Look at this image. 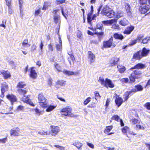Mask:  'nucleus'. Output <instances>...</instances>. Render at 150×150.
I'll return each instance as SVG.
<instances>
[{
  "mask_svg": "<svg viewBox=\"0 0 150 150\" xmlns=\"http://www.w3.org/2000/svg\"><path fill=\"white\" fill-rule=\"evenodd\" d=\"M54 146L56 147L59 148L60 150H64V147L58 145H55Z\"/></svg>",
  "mask_w": 150,
  "mask_h": 150,
  "instance_id": "obj_59",
  "label": "nucleus"
},
{
  "mask_svg": "<svg viewBox=\"0 0 150 150\" xmlns=\"http://www.w3.org/2000/svg\"><path fill=\"white\" fill-rule=\"evenodd\" d=\"M54 22L56 24H57L58 23L60 22V17L59 15L57 14H55L54 16Z\"/></svg>",
  "mask_w": 150,
  "mask_h": 150,
  "instance_id": "obj_30",
  "label": "nucleus"
},
{
  "mask_svg": "<svg viewBox=\"0 0 150 150\" xmlns=\"http://www.w3.org/2000/svg\"><path fill=\"white\" fill-rule=\"evenodd\" d=\"M149 50L147 49L145 47L143 48L142 51H139L133 55V58L135 59L139 60L143 57L146 56L148 54Z\"/></svg>",
  "mask_w": 150,
  "mask_h": 150,
  "instance_id": "obj_1",
  "label": "nucleus"
},
{
  "mask_svg": "<svg viewBox=\"0 0 150 150\" xmlns=\"http://www.w3.org/2000/svg\"><path fill=\"white\" fill-rule=\"evenodd\" d=\"M130 129L129 127H128L127 126L125 127L124 128H123L122 132L123 133H124V134L126 135L127 137H128L127 135V133H129L131 134H132V133H131L129 131Z\"/></svg>",
  "mask_w": 150,
  "mask_h": 150,
  "instance_id": "obj_21",
  "label": "nucleus"
},
{
  "mask_svg": "<svg viewBox=\"0 0 150 150\" xmlns=\"http://www.w3.org/2000/svg\"><path fill=\"white\" fill-rule=\"evenodd\" d=\"M92 15V13H89L87 15V20L88 23H89L90 22L91 17Z\"/></svg>",
  "mask_w": 150,
  "mask_h": 150,
  "instance_id": "obj_52",
  "label": "nucleus"
},
{
  "mask_svg": "<svg viewBox=\"0 0 150 150\" xmlns=\"http://www.w3.org/2000/svg\"><path fill=\"white\" fill-rule=\"evenodd\" d=\"M71 111L72 109L71 108L67 107L62 109L60 113L62 115L72 117H73L74 114L71 112Z\"/></svg>",
  "mask_w": 150,
  "mask_h": 150,
  "instance_id": "obj_3",
  "label": "nucleus"
},
{
  "mask_svg": "<svg viewBox=\"0 0 150 150\" xmlns=\"http://www.w3.org/2000/svg\"><path fill=\"white\" fill-rule=\"evenodd\" d=\"M34 68V67H33L31 68L30 76V77L34 79H35L37 77V74L35 70L33 69Z\"/></svg>",
  "mask_w": 150,
  "mask_h": 150,
  "instance_id": "obj_11",
  "label": "nucleus"
},
{
  "mask_svg": "<svg viewBox=\"0 0 150 150\" xmlns=\"http://www.w3.org/2000/svg\"><path fill=\"white\" fill-rule=\"evenodd\" d=\"M128 79L127 78H123L121 80L122 82L125 83L128 82Z\"/></svg>",
  "mask_w": 150,
  "mask_h": 150,
  "instance_id": "obj_63",
  "label": "nucleus"
},
{
  "mask_svg": "<svg viewBox=\"0 0 150 150\" xmlns=\"http://www.w3.org/2000/svg\"><path fill=\"white\" fill-rule=\"evenodd\" d=\"M129 94L128 92L127 91L125 92L123 98L125 99V101H126L128 99L129 97Z\"/></svg>",
  "mask_w": 150,
  "mask_h": 150,
  "instance_id": "obj_36",
  "label": "nucleus"
},
{
  "mask_svg": "<svg viewBox=\"0 0 150 150\" xmlns=\"http://www.w3.org/2000/svg\"><path fill=\"white\" fill-rule=\"evenodd\" d=\"M55 107L56 106L54 105H49L47 103V107H45V108H47L46 109V111L47 112H49L52 111L54 108H55Z\"/></svg>",
  "mask_w": 150,
  "mask_h": 150,
  "instance_id": "obj_28",
  "label": "nucleus"
},
{
  "mask_svg": "<svg viewBox=\"0 0 150 150\" xmlns=\"http://www.w3.org/2000/svg\"><path fill=\"white\" fill-rule=\"evenodd\" d=\"M123 13L122 12L120 13H118L117 14V15H116V17L118 18H120L122 17L123 16Z\"/></svg>",
  "mask_w": 150,
  "mask_h": 150,
  "instance_id": "obj_58",
  "label": "nucleus"
},
{
  "mask_svg": "<svg viewBox=\"0 0 150 150\" xmlns=\"http://www.w3.org/2000/svg\"><path fill=\"white\" fill-rule=\"evenodd\" d=\"M28 41L27 39H25L24 40V41L22 43V45L23 46L25 47V45H26L27 47H30V44H28Z\"/></svg>",
  "mask_w": 150,
  "mask_h": 150,
  "instance_id": "obj_34",
  "label": "nucleus"
},
{
  "mask_svg": "<svg viewBox=\"0 0 150 150\" xmlns=\"http://www.w3.org/2000/svg\"><path fill=\"white\" fill-rule=\"evenodd\" d=\"M8 86L6 82L3 83L1 87V92L2 94H3L4 92L8 90Z\"/></svg>",
  "mask_w": 150,
  "mask_h": 150,
  "instance_id": "obj_13",
  "label": "nucleus"
},
{
  "mask_svg": "<svg viewBox=\"0 0 150 150\" xmlns=\"http://www.w3.org/2000/svg\"><path fill=\"white\" fill-rule=\"evenodd\" d=\"M25 86V84H24L23 82H19L18 83L17 85V87L19 88H24Z\"/></svg>",
  "mask_w": 150,
  "mask_h": 150,
  "instance_id": "obj_41",
  "label": "nucleus"
},
{
  "mask_svg": "<svg viewBox=\"0 0 150 150\" xmlns=\"http://www.w3.org/2000/svg\"><path fill=\"white\" fill-rule=\"evenodd\" d=\"M129 96L132 95L134 93L136 92V90L134 88L132 89L130 91H128Z\"/></svg>",
  "mask_w": 150,
  "mask_h": 150,
  "instance_id": "obj_53",
  "label": "nucleus"
},
{
  "mask_svg": "<svg viewBox=\"0 0 150 150\" xmlns=\"http://www.w3.org/2000/svg\"><path fill=\"white\" fill-rule=\"evenodd\" d=\"M51 127L52 132V136H55L60 131L59 128L57 126H51Z\"/></svg>",
  "mask_w": 150,
  "mask_h": 150,
  "instance_id": "obj_6",
  "label": "nucleus"
},
{
  "mask_svg": "<svg viewBox=\"0 0 150 150\" xmlns=\"http://www.w3.org/2000/svg\"><path fill=\"white\" fill-rule=\"evenodd\" d=\"M57 84H59L61 86H64L65 85V82L63 80L58 81L56 82Z\"/></svg>",
  "mask_w": 150,
  "mask_h": 150,
  "instance_id": "obj_39",
  "label": "nucleus"
},
{
  "mask_svg": "<svg viewBox=\"0 0 150 150\" xmlns=\"http://www.w3.org/2000/svg\"><path fill=\"white\" fill-rule=\"evenodd\" d=\"M147 0H139V3L141 5H144L146 4Z\"/></svg>",
  "mask_w": 150,
  "mask_h": 150,
  "instance_id": "obj_49",
  "label": "nucleus"
},
{
  "mask_svg": "<svg viewBox=\"0 0 150 150\" xmlns=\"http://www.w3.org/2000/svg\"><path fill=\"white\" fill-rule=\"evenodd\" d=\"M131 121L132 122V123L133 124H135L139 122V121L135 118L131 119Z\"/></svg>",
  "mask_w": 150,
  "mask_h": 150,
  "instance_id": "obj_48",
  "label": "nucleus"
},
{
  "mask_svg": "<svg viewBox=\"0 0 150 150\" xmlns=\"http://www.w3.org/2000/svg\"><path fill=\"white\" fill-rule=\"evenodd\" d=\"M150 40V37H146V38L143 39L142 42L143 44L147 43Z\"/></svg>",
  "mask_w": 150,
  "mask_h": 150,
  "instance_id": "obj_38",
  "label": "nucleus"
},
{
  "mask_svg": "<svg viewBox=\"0 0 150 150\" xmlns=\"http://www.w3.org/2000/svg\"><path fill=\"white\" fill-rule=\"evenodd\" d=\"M35 112V113L37 114L38 115H40V110L37 108H36L34 109Z\"/></svg>",
  "mask_w": 150,
  "mask_h": 150,
  "instance_id": "obj_57",
  "label": "nucleus"
},
{
  "mask_svg": "<svg viewBox=\"0 0 150 150\" xmlns=\"http://www.w3.org/2000/svg\"><path fill=\"white\" fill-rule=\"evenodd\" d=\"M145 67V65L141 63H139L135 65L133 67L130 68V69H143Z\"/></svg>",
  "mask_w": 150,
  "mask_h": 150,
  "instance_id": "obj_10",
  "label": "nucleus"
},
{
  "mask_svg": "<svg viewBox=\"0 0 150 150\" xmlns=\"http://www.w3.org/2000/svg\"><path fill=\"white\" fill-rule=\"evenodd\" d=\"M103 24L101 23H99L97 25L96 29H99L100 30L102 31L103 29Z\"/></svg>",
  "mask_w": 150,
  "mask_h": 150,
  "instance_id": "obj_40",
  "label": "nucleus"
},
{
  "mask_svg": "<svg viewBox=\"0 0 150 150\" xmlns=\"http://www.w3.org/2000/svg\"><path fill=\"white\" fill-rule=\"evenodd\" d=\"M95 98L96 100H97L98 99H99L100 97V96L99 94V93L98 92H95Z\"/></svg>",
  "mask_w": 150,
  "mask_h": 150,
  "instance_id": "obj_51",
  "label": "nucleus"
},
{
  "mask_svg": "<svg viewBox=\"0 0 150 150\" xmlns=\"http://www.w3.org/2000/svg\"><path fill=\"white\" fill-rule=\"evenodd\" d=\"M112 119L118 121L120 119V117L117 115H115L112 117Z\"/></svg>",
  "mask_w": 150,
  "mask_h": 150,
  "instance_id": "obj_46",
  "label": "nucleus"
},
{
  "mask_svg": "<svg viewBox=\"0 0 150 150\" xmlns=\"http://www.w3.org/2000/svg\"><path fill=\"white\" fill-rule=\"evenodd\" d=\"M135 88H134L136 90V92L137 91H142L143 89V87L142 85L139 84L136 85L135 86Z\"/></svg>",
  "mask_w": 150,
  "mask_h": 150,
  "instance_id": "obj_29",
  "label": "nucleus"
},
{
  "mask_svg": "<svg viewBox=\"0 0 150 150\" xmlns=\"http://www.w3.org/2000/svg\"><path fill=\"white\" fill-rule=\"evenodd\" d=\"M1 73L2 74L4 78L5 79H7L11 76L10 73H7V71L4 70L1 71Z\"/></svg>",
  "mask_w": 150,
  "mask_h": 150,
  "instance_id": "obj_24",
  "label": "nucleus"
},
{
  "mask_svg": "<svg viewBox=\"0 0 150 150\" xmlns=\"http://www.w3.org/2000/svg\"><path fill=\"white\" fill-rule=\"evenodd\" d=\"M38 99L39 103L42 107L45 108L47 107V99L42 94L40 93L38 95Z\"/></svg>",
  "mask_w": 150,
  "mask_h": 150,
  "instance_id": "obj_4",
  "label": "nucleus"
},
{
  "mask_svg": "<svg viewBox=\"0 0 150 150\" xmlns=\"http://www.w3.org/2000/svg\"><path fill=\"white\" fill-rule=\"evenodd\" d=\"M102 5L100 6L99 8L98 9V13L96 14H94L93 15V17L91 18V20H90V22L89 23H88L90 24L91 25H92V22L91 21H96V18L97 16H98L99 13V12L101 10V8L102 7Z\"/></svg>",
  "mask_w": 150,
  "mask_h": 150,
  "instance_id": "obj_8",
  "label": "nucleus"
},
{
  "mask_svg": "<svg viewBox=\"0 0 150 150\" xmlns=\"http://www.w3.org/2000/svg\"><path fill=\"white\" fill-rule=\"evenodd\" d=\"M134 29V26H130L128 27L125 29L123 33L124 34L127 35L131 33Z\"/></svg>",
  "mask_w": 150,
  "mask_h": 150,
  "instance_id": "obj_15",
  "label": "nucleus"
},
{
  "mask_svg": "<svg viewBox=\"0 0 150 150\" xmlns=\"http://www.w3.org/2000/svg\"><path fill=\"white\" fill-rule=\"evenodd\" d=\"M72 145L75 146L78 149H80L83 145L82 144L78 141L74 143Z\"/></svg>",
  "mask_w": 150,
  "mask_h": 150,
  "instance_id": "obj_31",
  "label": "nucleus"
},
{
  "mask_svg": "<svg viewBox=\"0 0 150 150\" xmlns=\"http://www.w3.org/2000/svg\"><path fill=\"white\" fill-rule=\"evenodd\" d=\"M41 8L36 9L35 11L34 15L35 16H38L41 12Z\"/></svg>",
  "mask_w": 150,
  "mask_h": 150,
  "instance_id": "obj_44",
  "label": "nucleus"
},
{
  "mask_svg": "<svg viewBox=\"0 0 150 150\" xmlns=\"http://www.w3.org/2000/svg\"><path fill=\"white\" fill-rule=\"evenodd\" d=\"M114 37L116 39L122 40L124 38V36L121 34L116 33L114 35Z\"/></svg>",
  "mask_w": 150,
  "mask_h": 150,
  "instance_id": "obj_27",
  "label": "nucleus"
},
{
  "mask_svg": "<svg viewBox=\"0 0 150 150\" xmlns=\"http://www.w3.org/2000/svg\"><path fill=\"white\" fill-rule=\"evenodd\" d=\"M66 0H57L55 1V4L57 5H59L60 4H62L63 3H66L65 1Z\"/></svg>",
  "mask_w": 150,
  "mask_h": 150,
  "instance_id": "obj_43",
  "label": "nucleus"
},
{
  "mask_svg": "<svg viewBox=\"0 0 150 150\" xmlns=\"http://www.w3.org/2000/svg\"><path fill=\"white\" fill-rule=\"evenodd\" d=\"M112 27L115 29H119L120 28L119 25L118 24L113 25L112 26Z\"/></svg>",
  "mask_w": 150,
  "mask_h": 150,
  "instance_id": "obj_62",
  "label": "nucleus"
},
{
  "mask_svg": "<svg viewBox=\"0 0 150 150\" xmlns=\"http://www.w3.org/2000/svg\"><path fill=\"white\" fill-rule=\"evenodd\" d=\"M144 36L142 35H138L137 38V40H138V41L139 42H140L141 40L143 38Z\"/></svg>",
  "mask_w": 150,
  "mask_h": 150,
  "instance_id": "obj_54",
  "label": "nucleus"
},
{
  "mask_svg": "<svg viewBox=\"0 0 150 150\" xmlns=\"http://www.w3.org/2000/svg\"><path fill=\"white\" fill-rule=\"evenodd\" d=\"M132 74L133 76H134L136 78L138 79L141 77V75L142 74V73L140 71L137 70L134 71Z\"/></svg>",
  "mask_w": 150,
  "mask_h": 150,
  "instance_id": "obj_18",
  "label": "nucleus"
},
{
  "mask_svg": "<svg viewBox=\"0 0 150 150\" xmlns=\"http://www.w3.org/2000/svg\"><path fill=\"white\" fill-rule=\"evenodd\" d=\"M119 23L122 26H125L128 24L129 22L125 18H123L121 19Z\"/></svg>",
  "mask_w": 150,
  "mask_h": 150,
  "instance_id": "obj_23",
  "label": "nucleus"
},
{
  "mask_svg": "<svg viewBox=\"0 0 150 150\" xmlns=\"http://www.w3.org/2000/svg\"><path fill=\"white\" fill-rule=\"evenodd\" d=\"M109 18H112L115 16V12L111 9L110 10V11L108 13H106V15Z\"/></svg>",
  "mask_w": 150,
  "mask_h": 150,
  "instance_id": "obj_22",
  "label": "nucleus"
},
{
  "mask_svg": "<svg viewBox=\"0 0 150 150\" xmlns=\"http://www.w3.org/2000/svg\"><path fill=\"white\" fill-rule=\"evenodd\" d=\"M68 54H69V57H70V59L71 60H74V57L72 55L71 52H68Z\"/></svg>",
  "mask_w": 150,
  "mask_h": 150,
  "instance_id": "obj_61",
  "label": "nucleus"
},
{
  "mask_svg": "<svg viewBox=\"0 0 150 150\" xmlns=\"http://www.w3.org/2000/svg\"><path fill=\"white\" fill-rule=\"evenodd\" d=\"M113 126L112 125L107 126L104 131V132L108 135H110L114 133L113 132L109 133L110 132L112 129Z\"/></svg>",
  "mask_w": 150,
  "mask_h": 150,
  "instance_id": "obj_20",
  "label": "nucleus"
},
{
  "mask_svg": "<svg viewBox=\"0 0 150 150\" xmlns=\"http://www.w3.org/2000/svg\"><path fill=\"white\" fill-rule=\"evenodd\" d=\"M88 59L90 63H92L94 62L95 59V55L91 52H88Z\"/></svg>",
  "mask_w": 150,
  "mask_h": 150,
  "instance_id": "obj_9",
  "label": "nucleus"
},
{
  "mask_svg": "<svg viewBox=\"0 0 150 150\" xmlns=\"http://www.w3.org/2000/svg\"><path fill=\"white\" fill-rule=\"evenodd\" d=\"M138 41V40H137V39L134 40H132L129 45L130 46H132V45H134L136 43H137Z\"/></svg>",
  "mask_w": 150,
  "mask_h": 150,
  "instance_id": "obj_60",
  "label": "nucleus"
},
{
  "mask_svg": "<svg viewBox=\"0 0 150 150\" xmlns=\"http://www.w3.org/2000/svg\"><path fill=\"white\" fill-rule=\"evenodd\" d=\"M48 3L47 2H45L44 4L43 7L42 8V10H45L48 7Z\"/></svg>",
  "mask_w": 150,
  "mask_h": 150,
  "instance_id": "obj_47",
  "label": "nucleus"
},
{
  "mask_svg": "<svg viewBox=\"0 0 150 150\" xmlns=\"http://www.w3.org/2000/svg\"><path fill=\"white\" fill-rule=\"evenodd\" d=\"M130 81L131 83H133L135 81V79H137L136 77L132 75L131 74L130 76L129 77Z\"/></svg>",
  "mask_w": 150,
  "mask_h": 150,
  "instance_id": "obj_35",
  "label": "nucleus"
},
{
  "mask_svg": "<svg viewBox=\"0 0 150 150\" xmlns=\"http://www.w3.org/2000/svg\"><path fill=\"white\" fill-rule=\"evenodd\" d=\"M38 133L41 135H48L50 134V132H44L43 130H41L38 132Z\"/></svg>",
  "mask_w": 150,
  "mask_h": 150,
  "instance_id": "obj_37",
  "label": "nucleus"
},
{
  "mask_svg": "<svg viewBox=\"0 0 150 150\" xmlns=\"http://www.w3.org/2000/svg\"><path fill=\"white\" fill-rule=\"evenodd\" d=\"M7 140V137H6V138H3L2 139H0V143H2L3 144H4L6 143Z\"/></svg>",
  "mask_w": 150,
  "mask_h": 150,
  "instance_id": "obj_55",
  "label": "nucleus"
},
{
  "mask_svg": "<svg viewBox=\"0 0 150 150\" xmlns=\"http://www.w3.org/2000/svg\"><path fill=\"white\" fill-rule=\"evenodd\" d=\"M144 106L147 109L150 110V102L146 103Z\"/></svg>",
  "mask_w": 150,
  "mask_h": 150,
  "instance_id": "obj_50",
  "label": "nucleus"
},
{
  "mask_svg": "<svg viewBox=\"0 0 150 150\" xmlns=\"http://www.w3.org/2000/svg\"><path fill=\"white\" fill-rule=\"evenodd\" d=\"M63 73L66 75L68 76L72 75L74 74V73L73 71L64 70L63 71Z\"/></svg>",
  "mask_w": 150,
  "mask_h": 150,
  "instance_id": "obj_33",
  "label": "nucleus"
},
{
  "mask_svg": "<svg viewBox=\"0 0 150 150\" xmlns=\"http://www.w3.org/2000/svg\"><path fill=\"white\" fill-rule=\"evenodd\" d=\"M117 68L118 69L119 72L121 73H124L126 69L125 67L123 66L117 65Z\"/></svg>",
  "mask_w": 150,
  "mask_h": 150,
  "instance_id": "obj_26",
  "label": "nucleus"
},
{
  "mask_svg": "<svg viewBox=\"0 0 150 150\" xmlns=\"http://www.w3.org/2000/svg\"><path fill=\"white\" fill-rule=\"evenodd\" d=\"M98 81L100 82L101 84L105 85L106 83V79L105 81L103 77H100L99 78Z\"/></svg>",
  "mask_w": 150,
  "mask_h": 150,
  "instance_id": "obj_32",
  "label": "nucleus"
},
{
  "mask_svg": "<svg viewBox=\"0 0 150 150\" xmlns=\"http://www.w3.org/2000/svg\"><path fill=\"white\" fill-rule=\"evenodd\" d=\"M54 66L56 68V69L57 70V71H58V72H60L61 71L59 68V66L58 64L56 63L55 64H54Z\"/></svg>",
  "mask_w": 150,
  "mask_h": 150,
  "instance_id": "obj_56",
  "label": "nucleus"
},
{
  "mask_svg": "<svg viewBox=\"0 0 150 150\" xmlns=\"http://www.w3.org/2000/svg\"><path fill=\"white\" fill-rule=\"evenodd\" d=\"M115 102L118 107H119L122 104L123 102V99L121 97H116L115 100Z\"/></svg>",
  "mask_w": 150,
  "mask_h": 150,
  "instance_id": "obj_16",
  "label": "nucleus"
},
{
  "mask_svg": "<svg viewBox=\"0 0 150 150\" xmlns=\"http://www.w3.org/2000/svg\"><path fill=\"white\" fill-rule=\"evenodd\" d=\"M19 129L18 128H17L15 129H12L10 131L11 135L18 136L19 135Z\"/></svg>",
  "mask_w": 150,
  "mask_h": 150,
  "instance_id": "obj_17",
  "label": "nucleus"
},
{
  "mask_svg": "<svg viewBox=\"0 0 150 150\" xmlns=\"http://www.w3.org/2000/svg\"><path fill=\"white\" fill-rule=\"evenodd\" d=\"M107 85L110 88H113L114 86V84L112 83L111 81L108 79H106V83L105 86Z\"/></svg>",
  "mask_w": 150,
  "mask_h": 150,
  "instance_id": "obj_25",
  "label": "nucleus"
},
{
  "mask_svg": "<svg viewBox=\"0 0 150 150\" xmlns=\"http://www.w3.org/2000/svg\"><path fill=\"white\" fill-rule=\"evenodd\" d=\"M6 97L10 101L12 105H13V103L17 101L16 97L13 94H8L6 96Z\"/></svg>",
  "mask_w": 150,
  "mask_h": 150,
  "instance_id": "obj_7",
  "label": "nucleus"
},
{
  "mask_svg": "<svg viewBox=\"0 0 150 150\" xmlns=\"http://www.w3.org/2000/svg\"><path fill=\"white\" fill-rule=\"evenodd\" d=\"M111 9L109 8L108 6H106L103 7V9H102L101 14L102 15H106V13H108L110 11V10Z\"/></svg>",
  "mask_w": 150,
  "mask_h": 150,
  "instance_id": "obj_19",
  "label": "nucleus"
},
{
  "mask_svg": "<svg viewBox=\"0 0 150 150\" xmlns=\"http://www.w3.org/2000/svg\"><path fill=\"white\" fill-rule=\"evenodd\" d=\"M61 10L62 13L63 15L66 18H67L66 16V15H67L68 13L67 11V10L65 11V12H64L63 8L62 7H61Z\"/></svg>",
  "mask_w": 150,
  "mask_h": 150,
  "instance_id": "obj_42",
  "label": "nucleus"
},
{
  "mask_svg": "<svg viewBox=\"0 0 150 150\" xmlns=\"http://www.w3.org/2000/svg\"><path fill=\"white\" fill-rule=\"evenodd\" d=\"M150 9V6L149 5L141 6L139 8V10L142 14H145L149 11Z\"/></svg>",
  "mask_w": 150,
  "mask_h": 150,
  "instance_id": "obj_5",
  "label": "nucleus"
},
{
  "mask_svg": "<svg viewBox=\"0 0 150 150\" xmlns=\"http://www.w3.org/2000/svg\"><path fill=\"white\" fill-rule=\"evenodd\" d=\"M17 91L20 94L24 95L23 96L22 98V100L23 101L29 104L32 106H34L33 103V102H31L29 97L28 96H26L25 95V94H26L27 93V91L26 90L21 88H19L18 89Z\"/></svg>",
  "mask_w": 150,
  "mask_h": 150,
  "instance_id": "obj_2",
  "label": "nucleus"
},
{
  "mask_svg": "<svg viewBox=\"0 0 150 150\" xmlns=\"http://www.w3.org/2000/svg\"><path fill=\"white\" fill-rule=\"evenodd\" d=\"M112 38H111L109 40L104 42L103 46L105 47H110L112 44Z\"/></svg>",
  "mask_w": 150,
  "mask_h": 150,
  "instance_id": "obj_12",
  "label": "nucleus"
},
{
  "mask_svg": "<svg viewBox=\"0 0 150 150\" xmlns=\"http://www.w3.org/2000/svg\"><path fill=\"white\" fill-rule=\"evenodd\" d=\"M91 98L90 97H88L86 98L84 101L83 104L84 105H86L91 101Z\"/></svg>",
  "mask_w": 150,
  "mask_h": 150,
  "instance_id": "obj_45",
  "label": "nucleus"
},
{
  "mask_svg": "<svg viewBox=\"0 0 150 150\" xmlns=\"http://www.w3.org/2000/svg\"><path fill=\"white\" fill-rule=\"evenodd\" d=\"M62 45L57 44L56 45V48L57 50H60L62 47Z\"/></svg>",
  "mask_w": 150,
  "mask_h": 150,
  "instance_id": "obj_64",
  "label": "nucleus"
},
{
  "mask_svg": "<svg viewBox=\"0 0 150 150\" xmlns=\"http://www.w3.org/2000/svg\"><path fill=\"white\" fill-rule=\"evenodd\" d=\"M125 8L127 14L129 16H130L132 14L131 11V7L128 3H126L125 4Z\"/></svg>",
  "mask_w": 150,
  "mask_h": 150,
  "instance_id": "obj_14",
  "label": "nucleus"
}]
</instances>
